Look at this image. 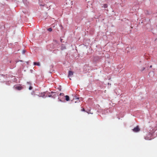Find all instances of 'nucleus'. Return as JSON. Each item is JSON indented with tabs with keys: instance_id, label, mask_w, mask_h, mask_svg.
<instances>
[{
	"instance_id": "nucleus-6",
	"label": "nucleus",
	"mask_w": 157,
	"mask_h": 157,
	"mask_svg": "<svg viewBox=\"0 0 157 157\" xmlns=\"http://www.w3.org/2000/svg\"><path fill=\"white\" fill-rule=\"evenodd\" d=\"M22 87L20 86L16 87V89L18 90H20L22 89Z\"/></svg>"
},
{
	"instance_id": "nucleus-15",
	"label": "nucleus",
	"mask_w": 157,
	"mask_h": 157,
	"mask_svg": "<svg viewBox=\"0 0 157 157\" xmlns=\"http://www.w3.org/2000/svg\"><path fill=\"white\" fill-rule=\"evenodd\" d=\"M145 69V67H143L142 68V69L141 70V71H143Z\"/></svg>"
},
{
	"instance_id": "nucleus-11",
	"label": "nucleus",
	"mask_w": 157,
	"mask_h": 157,
	"mask_svg": "<svg viewBox=\"0 0 157 157\" xmlns=\"http://www.w3.org/2000/svg\"><path fill=\"white\" fill-rule=\"evenodd\" d=\"M58 99H59V101H61V102H63L64 101H63L61 99H59V98H58Z\"/></svg>"
},
{
	"instance_id": "nucleus-21",
	"label": "nucleus",
	"mask_w": 157,
	"mask_h": 157,
	"mask_svg": "<svg viewBox=\"0 0 157 157\" xmlns=\"http://www.w3.org/2000/svg\"><path fill=\"white\" fill-rule=\"evenodd\" d=\"M79 98H76V99H78Z\"/></svg>"
},
{
	"instance_id": "nucleus-16",
	"label": "nucleus",
	"mask_w": 157,
	"mask_h": 157,
	"mask_svg": "<svg viewBox=\"0 0 157 157\" xmlns=\"http://www.w3.org/2000/svg\"><path fill=\"white\" fill-rule=\"evenodd\" d=\"M64 95V94L63 93H60L59 94V95L60 96H63Z\"/></svg>"
},
{
	"instance_id": "nucleus-19",
	"label": "nucleus",
	"mask_w": 157,
	"mask_h": 157,
	"mask_svg": "<svg viewBox=\"0 0 157 157\" xmlns=\"http://www.w3.org/2000/svg\"><path fill=\"white\" fill-rule=\"evenodd\" d=\"M60 41L61 42H62L63 39H61Z\"/></svg>"
},
{
	"instance_id": "nucleus-8",
	"label": "nucleus",
	"mask_w": 157,
	"mask_h": 157,
	"mask_svg": "<svg viewBox=\"0 0 157 157\" xmlns=\"http://www.w3.org/2000/svg\"><path fill=\"white\" fill-rule=\"evenodd\" d=\"M66 49V47L64 46H62L61 47V49L62 50H63Z\"/></svg>"
},
{
	"instance_id": "nucleus-14",
	"label": "nucleus",
	"mask_w": 157,
	"mask_h": 157,
	"mask_svg": "<svg viewBox=\"0 0 157 157\" xmlns=\"http://www.w3.org/2000/svg\"><path fill=\"white\" fill-rule=\"evenodd\" d=\"M32 88H33L32 87V86H30L29 87V90H32Z\"/></svg>"
},
{
	"instance_id": "nucleus-1",
	"label": "nucleus",
	"mask_w": 157,
	"mask_h": 157,
	"mask_svg": "<svg viewBox=\"0 0 157 157\" xmlns=\"http://www.w3.org/2000/svg\"><path fill=\"white\" fill-rule=\"evenodd\" d=\"M50 94V93L49 92L47 91L43 93H41L40 97H48L50 98H55L56 96V94H54L53 95H52V94L48 95V94Z\"/></svg>"
},
{
	"instance_id": "nucleus-20",
	"label": "nucleus",
	"mask_w": 157,
	"mask_h": 157,
	"mask_svg": "<svg viewBox=\"0 0 157 157\" xmlns=\"http://www.w3.org/2000/svg\"><path fill=\"white\" fill-rule=\"evenodd\" d=\"M152 67V65H151L150 66V68H151Z\"/></svg>"
},
{
	"instance_id": "nucleus-5",
	"label": "nucleus",
	"mask_w": 157,
	"mask_h": 157,
	"mask_svg": "<svg viewBox=\"0 0 157 157\" xmlns=\"http://www.w3.org/2000/svg\"><path fill=\"white\" fill-rule=\"evenodd\" d=\"M33 64L34 65H37L38 66H40V63L39 62L37 63L36 62H34Z\"/></svg>"
},
{
	"instance_id": "nucleus-10",
	"label": "nucleus",
	"mask_w": 157,
	"mask_h": 157,
	"mask_svg": "<svg viewBox=\"0 0 157 157\" xmlns=\"http://www.w3.org/2000/svg\"><path fill=\"white\" fill-rule=\"evenodd\" d=\"M58 90L59 91H61V86H59V87H58Z\"/></svg>"
},
{
	"instance_id": "nucleus-4",
	"label": "nucleus",
	"mask_w": 157,
	"mask_h": 157,
	"mask_svg": "<svg viewBox=\"0 0 157 157\" xmlns=\"http://www.w3.org/2000/svg\"><path fill=\"white\" fill-rule=\"evenodd\" d=\"M65 100L67 101H68L69 100H70V98H69V97L68 96V95H66L65 96Z\"/></svg>"
},
{
	"instance_id": "nucleus-13",
	"label": "nucleus",
	"mask_w": 157,
	"mask_h": 157,
	"mask_svg": "<svg viewBox=\"0 0 157 157\" xmlns=\"http://www.w3.org/2000/svg\"><path fill=\"white\" fill-rule=\"evenodd\" d=\"M51 94H52V95H53V94L56 93L55 92L52 91L51 92Z\"/></svg>"
},
{
	"instance_id": "nucleus-12",
	"label": "nucleus",
	"mask_w": 157,
	"mask_h": 157,
	"mask_svg": "<svg viewBox=\"0 0 157 157\" xmlns=\"http://www.w3.org/2000/svg\"><path fill=\"white\" fill-rule=\"evenodd\" d=\"M26 51L25 50H23L22 52V53L23 54H24L25 52Z\"/></svg>"
},
{
	"instance_id": "nucleus-18",
	"label": "nucleus",
	"mask_w": 157,
	"mask_h": 157,
	"mask_svg": "<svg viewBox=\"0 0 157 157\" xmlns=\"http://www.w3.org/2000/svg\"><path fill=\"white\" fill-rule=\"evenodd\" d=\"M82 111H85V109L84 108H83L82 109Z\"/></svg>"
},
{
	"instance_id": "nucleus-2",
	"label": "nucleus",
	"mask_w": 157,
	"mask_h": 157,
	"mask_svg": "<svg viewBox=\"0 0 157 157\" xmlns=\"http://www.w3.org/2000/svg\"><path fill=\"white\" fill-rule=\"evenodd\" d=\"M140 129L139 128L138 126H137L136 127H135L133 129V131L134 132H138L140 131Z\"/></svg>"
},
{
	"instance_id": "nucleus-7",
	"label": "nucleus",
	"mask_w": 157,
	"mask_h": 157,
	"mask_svg": "<svg viewBox=\"0 0 157 157\" xmlns=\"http://www.w3.org/2000/svg\"><path fill=\"white\" fill-rule=\"evenodd\" d=\"M103 7L105 8H107L108 7L107 4H103V6H102V7Z\"/></svg>"
},
{
	"instance_id": "nucleus-3",
	"label": "nucleus",
	"mask_w": 157,
	"mask_h": 157,
	"mask_svg": "<svg viewBox=\"0 0 157 157\" xmlns=\"http://www.w3.org/2000/svg\"><path fill=\"white\" fill-rule=\"evenodd\" d=\"M73 72L71 71H69L68 72V77H69L70 76L73 75Z\"/></svg>"
},
{
	"instance_id": "nucleus-17",
	"label": "nucleus",
	"mask_w": 157,
	"mask_h": 157,
	"mask_svg": "<svg viewBox=\"0 0 157 157\" xmlns=\"http://www.w3.org/2000/svg\"><path fill=\"white\" fill-rule=\"evenodd\" d=\"M28 84H29V85H31V82H27Z\"/></svg>"
},
{
	"instance_id": "nucleus-9",
	"label": "nucleus",
	"mask_w": 157,
	"mask_h": 157,
	"mask_svg": "<svg viewBox=\"0 0 157 157\" xmlns=\"http://www.w3.org/2000/svg\"><path fill=\"white\" fill-rule=\"evenodd\" d=\"M48 30L49 32H51L52 30V29L51 28H50L48 29Z\"/></svg>"
}]
</instances>
